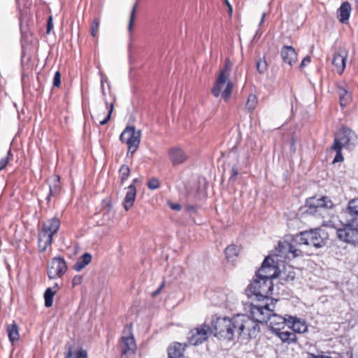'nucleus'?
<instances>
[{"instance_id": "obj_1", "label": "nucleus", "mask_w": 358, "mask_h": 358, "mask_svg": "<svg viewBox=\"0 0 358 358\" xmlns=\"http://www.w3.org/2000/svg\"><path fill=\"white\" fill-rule=\"evenodd\" d=\"M327 238L325 231L319 228L303 231L280 241L275 255L285 258L289 257V255L292 258L303 257L306 252L303 251L302 246L320 248L325 245Z\"/></svg>"}, {"instance_id": "obj_2", "label": "nucleus", "mask_w": 358, "mask_h": 358, "mask_svg": "<svg viewBox=\"0 0 358 358\" xmlns=\"http://www.w3.org/2000/svg\"><path fill=\"white\" fill-rule=\"evenodd\" d=\"M233 67V63L229 59H227L224 62L223 68L221 69L218 77L211 90L212 94L215 97H219L222 95V99L225 102L229 99L232 89L233 83L229 80L230 73Z\"/></svg>"}, {"instance_id": "obj_3", "label": "nucleus", "mask_w": 358, "mask_h": 358, "mask_svg": "<svg viewBox=\"0 0 358 358\" xmlns=\"http://www.w3.org/2000/svg\"><path fill=\"white\" fill-rule=\"evenodd\" d=\"M273 289L272 282H268V280H262L261 277L258 278L255 274L253 280L247 287L245 294L248 298L261 302L272 299L269 297V294H272Z\"/></svg>"}, {"instance_id": "obj_4", "label": "nucleus", "mask_w": 358, "mask_h": 358, "mask_svg": "<svg viewBox=\"0 0 358 358\" xmlns=\"http://www.w3.org/2000/svg\"><path fill=\"white\" fill-rule=\"evenodd\" d=\"M212 334L215 337L231 341L237 336V328L235 323V316L232 318L227 317H213L211 321Z\"/></svg>"}, {"instance_id": "obj_5", "label": "nucleus", "mask_w": 358, "mask_h": 358, "mask_svg": "<svg viewBox=\"0 0 358 358\" xmlns=\"http://www.w3.org/2000/svg\"><path fill=\"white\" fill-rule=\"evenodd\" d=\"M60 227V221L57 217L48 220L43 224L38 234V245L40 252H44L52 243V237Z\"/></svg>"}, {"instance_id": "obj_6", "label": "nucleus", "mask_w": 358, "mask_h": 358, "mask_svg": "<svg viewBox=\"0 0 358 358\" xmlns=\"http://www.w3.org/2000/svg\"><path fill=\"white\" fill-rule=\"evenodd\" d=\"M273 299L259 302L255 299L248 303L250 316L259 323L267 322L269 315L274 311Z\"/></svg>"}, {"instance_id": "obj_7", "label": "nucleus", "mask_w": 358, "mask_h": 358, "mask_svg": "<svg viewBox=\"0 0 358 358\" xmlns=\"http://www.w3.org/2000/svg\"><path fill=\"white\" fill-rule=\"evenodd\" d=\"M235 323L237 328V337L242 334L250 337L255 336L259 331V323L252 317L245 315H237L235 316Z\"/></svg>"}, {"instance_id": "obj_8", "label": "nucleus", "mask_w": 358, "mask_h": 358, "mask_svg": "<svg viewBox=\"0 0 358 358\" xmlns=\"http://www.w3.org/2000/svg\"><path fill=\"white\" fill-rule=\"evenodd\" d=\"M338 238L353 245H358V219L351 218L342 228L336 231Z\"/></svg>"}, {"instance_id": "obj_9", "label": "nucleus", "mask_w": 358, "mask_h": 358, "mask_svg": "<svg viewBox=\"0 0 358 358\" xmlns=\"http://www.w3.org/2000/svg\"><path fill=\"white\" fill-rule=\"evenodd\" d=\"M141 132L134 126H127L120 136V140L128 146V154L133 155L138 150L141 142Z\"/></svg>"}, {"instance_id": "obj_10", "label": "nucleus", "mask_w": 358, "mask_h": 358, "mask_svg": "<svg viewBox=\"0 0 358 358\" xmlns=\"http://www.w3.org/2000/svg\"><path fill=\"white\" fill-rule=\"evenodd\" d=\"M306 212L311 215H322L329 208L333 206V203L327 197L322 196L317 199L315 197H310L306 201Z\"/></svg>"}, {"instance_id": "obj_11", "label": "nucleus", "mask_w": 358, "mask_h": 358, "mask_svg": "<svg viewBox=\"0 0 358 358\" xmlns=\"http://www.w3.org/2000/svg\"><path fill=\"white\" fill-rule=\"evenodd\" d=\"M212 334V329L206 322L199 325L189 332L187 340L190 345H198L207 341Z\"/></svg>"}, {"instance_id": "obj_12", "label": "nucleus", "mask_w": 358, "mask_h": 358, "mask_svg": "<svg viewBox=\"0 0 358 358\" xmlns=\"http://www.w3.org/2000/svg\"><path fill=\"white\" fill-rule=\"evenodd\" d=\"M277 269L278 267L274 265V260L268 256L264 259L260 269L255 274L258 278L261 277L262 280H268V282H272L273 278L278 277Z\"/></svg>"}, {"instance_id": "obj_13", "label": "nucleus", "mask_w": 358, "mask_h": 358, "mask_svg": "<svg viewBox=\"0 0 358 358\" xmlns=\"http://www.w3.org/2000/svg\"><path fill=\"white\" fill-rule=\"evenodd\" d=\"M67 270L66 262L63 257H55L51 261V265L48 269V275L50 279H56L62 277Z\"/></svg>"}, {"instance_id": "obj_14", "label": "nucleus", "mask_w": 358, "mask_h": 358, "mask_svg": "<svg viewBox=\"0 0 358 358\" xmlns=\"http://www.w3.org/2000/svg\"><path fill=\"white\" fill-rule=\"evenodd\" d=\"M289 315H285L282 316L280 315L274 313V311L269 315L268 318L267 324L271 327V330L274 334L278 331L282 330L285 326L288 324V317Z\"/></svg>"}, {"instance_id": "obj_15", "label": "nucleus", "mask_w": 358, "mask_h": 358, "mask_svg": "<svg viewBox=\"0 0 358 358\" xmlns=\"http://www.w3.org/2000/svg\"><path fill=\"white\" fill-rule=\"evenodd\" d=\"M348 52L345 48H339L334 53L332 64L338 74H342L346 65Z\"/></svg>"}, {"instance_id": "obj_16", "label": "nucleus", "mask_w": 358, "mask_h": 358, "mask_svg": "<svg viewBox=\"0 0 358 358\" xmlns=\"http://www.w3.org/2000/svg\"><path fill=\"white\" fill-rule=\"evenodd\" d=\"M168 155L173 166L181 164L188 159V155L180 146L171 148L168 151Z\"/></svg>"}, {"instance_id": "obj_17", "label": "nucleus", "mask_w": 358, "mask_h": 358, "mask_svg": "<svg viewBox=\"0 0 358 358\" xmlns=\"http://www.w3.org/2000/svg\"><path fill=\"white\" fill-rule=\"evenodd\" d=\"M121 345V358H129L134 354L136 345L133 336L122 337Z\"/></svg>"}, {"instance_id": "obj_18", "label": "nucleus", "mask_w": 358, "mask_h": 358, "mask_svg": "<svg viewBox=\"0 0 358 358\" xmlns=\"http://www.w3.org/2000/svg\"><path fill=\"white\" fill-rule=\"evenodd\" d=\"M288 318L287 327L292 329L294 333L303 334L308 331V326L304 320L292 315L289 316Z\"/></svg>"}, {"instance_id": "obj_19", "label": "nucleus", "mask_w": 358, "mask_h": 358, "mask_svg": "<svg viewBox=\"0 0 358 358\" xmlns=\"http://www.w3.org/2000/svg\"><path fill=\"white\" fill-rule=\"evenodd\" d=\"M283 62L293 66L297 61V54L295 49L290 45H284L280 52Z\"/></svg>"}, {"instance_id": "obj_20", "label": "nucleus", "mask_w": 358, "mask_h": 358, "mask_svg": "<svg viewBox=\"0 0 358 358\" xmlns=\"http://www.w3.org/2000/svg\"><path fill=\"white\" fill-rule=\"evenodd\" d=\"M136 196V188L135 185L131 184L127 188L126 195L122 201V205L125 210L128 211L134 206Z\"/></svg>"}, {"instance_id": "obj_21", "label": "nucleus", "mask_w": 358, "mask_h": 358, "mask_svg": "<svg viewBox=\"0 0 358 358\" xmlns=\"http://www.w3.org/2000/svg\"><path fill=\"white\" fill-rule=\"evenodd\" d=\"M338 137L345 145H354L357 140L355 132L346 127L340 130Z\"/></svg>"}, {"instance_id": "obj_22", "label": "nucleus", "mask_w": 358, "mask_h": 358, "mask_svg": "<svg viewBox=\"0 0 358 358\" xmlns=\"http://www.w3.org/2000/svg\"><path fill=\"white\" fill-rule=\"evenodd\" d=\"M351 13V5L349 2L345 1L342 3L338 10V18L339 21L345 24L348 22Z\"/></svg>"}, {"instance_id": "obj_23", "label": "nucleus", "mask_w": 358, "mask_h": 358, "mask_svg": "<svg viewBox=\"0 0 358 358\" xmlns=\"http://www.w3.org/2000/svg\"><path fill=\"white\" fill-rule=\"evenodd\" d=\"M274 334L277 336L282 343L289 345L296 343L297 341V336L294 332L280 330L274 333Z\"/></svg>"}, {"instance_id": "obj_24", "label": "nucleus", "mask_w": 358, "mask_h": 358, "mask_svg": "<svg viewBox=\"0 0 358 358\" xmlns=\"http://www.w3.org/2000/svg\"><path fill=\"white\" fill-rule=\"evenodd\" d=\"M185 346L180 343H175L168 348L169 358H180L183 356Z\"/></svg>"}, {"instance_id": "obj_25", "label": "nucleus", "mask_w": 358, "mask_h": 358, "mask_svg": "<svg viewBox=\"0 0 358 358\" xmlns=\"http://www.w3.org/2000/svg\"><path fill=\"white\" fill-rule=\"evenodd\" d=\"M309 358H352V350H348L345 352L337 354L335 352L328 354H309Z\"/></svg>"}, {"instance_id": "obj_26", "label": "nucleus", "mask_w": 358, "mask_h": 358, "mask_svg": "<svg viewBox=\"0 0 358 358\" xmlns=\"http://www.w3.org/2000/svg\"><path fill=\"white\" fill-rule=\"evenodd\" d=\"M295 272L291 266L285 267L282 271H280L277 274L280 280L285 282H291L295 278Z\"/></svg>"}, {"instance_id": "obj_27", "label": "nucleus", "mask_w": 358, "mask_h": 358, "mask_svg": "<svg viewBox=\"0 0 358 358\" xmlns=\"http://www.w3.org/2000/svg\"><path fill=\"white\" fill-rule=\"evenodd\" d=\"M92 255L88 252H85L81 255L74 264V270L76 271H81L92 262Z\"/></svg>"}, {"instance_id": "obj_28", "label": "nucleus", "mask_w": 358, "mask_h": 358, "mask_svg": "<svg viewBox=\"0 0 358 358\" xmlns=\"http://www.w3.org/2000/svg\"><path fill=\"white\" fill-rule=\"evenodd\" d=\"M60 188V178L59 176H55L52 182L49 185V194L46 197L48 202L50 201L51 196H55L59 193Z\"/></svg>"}, {"instance_id": "obj_29", "label": "nucleus", "mask_w": 358, "mask_h": 358, "mask_svg": "<svg viewBox=\"0 0 358 358\" xmlns=\"http://www.w3.org/2000/svg\"><path fill=\"white\" fill-rule=\"evenodd\" d=\"M338 94L341 106L343 108L346 106L351 100V95L346 89L341 86L338 87Z\"/></svg>"}, {"instance_id": "obj_30", "label": "nucleus", "mask_w": 358, "mask_h": 358, "mask_svg": "<svg viewBox=\"0 0 358 358\" xmlns=\"http://www.w3.org/2000/svg\"><path fill=\"white\" fill-rule=\"evenodd\" d=\"M7 332L9 341L13 343L14 342L18 341L20 338L18 327L16 323L13 322V324H8L7 326Z\"/></svg>"}, {"instance_id": "obj_31", "label": "nucleus", "mask_w": 358, "mask_h": 358, "mask_svg": "<svg viewBox=\"0 0 358 358\" xmlns=\"http://www.w3.org/2000/svg\"><path fill=\"white\" fill-rule=\"evenodd\" d=\"M348 210L352 218L358 219V199L349 201Z\"/></svg>"}, {"instance_id": "obj_32", "label": "nucleus", "mask_w": 358, "mask_h": 358, "mask_svg": "<svg viewBox=\"0 0 358 358\" xmlns=\"http://www.w3.org/2000/svg\"><path fill=\"white\" fill-rule=\"evenodd\" d=\"M257 104V97L253 94H250L248 96L247 102L245 104V110L248 112H252Z\"/></svg>"}, {"instance_id": "obj_33", "label": "nucleus", "mask_w": 358, "mask_h": 358, "mask_svg": "<svg viewBox=\"0 0 358 358\" xmlns=\"http://www.w3.org/2000/svg\"><path fill=\"white\" fill-rule=\"evenodd\" d=\"M240 249L238 246L236 245H230L225 249V255L226 258L229 261L232 259L234 257H236L239 253Z\"/></svg>"}, {"instance_id": "obj_34", "label": "nucleus", "mask_w": 358, "mask_h": 358, "mask_svg": "<svg viewBox=\"0 0 358 358\" xmlns=\"http://www.w3.org/2000/svg\"><path fill=\"white\" fill-rule=\"evenodd\" d=\"M120 184L123 183L129 178L130 176V169L127 165L123 164L119 169Z\"/></svg>"}, {"instance_id": "obj_35", "label": "nucleus", "mask_w": 358, "mask_h": 358, "mask_svg": "<svg viewBox=\"0 0 358 358\" xmlns=\"http://www.w3.org/2000/svg\"><path fill=\"white\" fill-rule=\"evenodd\" d=\"M55 292L52 291V288H48L44 293L45 306L47 308L51 307L53 303V296Z\"/></svg>"}, {"instance_id": "obj_36", "label": "nucleus", "mask_w": 358, "mask_h": 358, "mask_svg": "<svg viewBox=\"0 0 358 358\" xmlns=\"http://www.w3.org/2000/svg\"><path fill=\"white\" fill-rule=\"evenodd\" d=\"M256 68L259 74H263L266 71L268 64L264 57L257 60Z\"/></svg>"}, {"instance_id": "obj_37", "label": "nucleus", "mask_w": 358, "mask_h": 358, "mask_svg": "<svg viewBox=\"0 0 358 358\" xmlns=\"http://www.w3.org/2000/svg\"><path fill=\"white\" fill-rule=\"evenodd\" d=\"M105 103H106V108L108 110V115L103 120L99 122L100 125H105L109 122V120H110V117H111L112 113L114 109V103H111L109 105L108 103L107 102V101L105 100Z\"/></svg>"}, {"instance_id": "obj_38", "label": "nucleus", "mask_w": 358, "mask_h": 358, "mask_svg": "<svg viewBox=\"0 0 358 358\" xmlns=\"http://www.w3.org/2000/svg\"><path fill=\"white\" fill-rule=\"evenodd\" d=\"M99 17H95L92 22L90 27V34L93 37H96L97 36L99 28Z\"/></svg>"}, {"instance_id": "obj_39", "label": "nucleus", "mask_w": 358, "mask_h": 358, "mask_svg": "<svg viewBox=\"0 0 358 358\" xmlns=\"http://www.w3.org/2000/svg\"><path fill=\"white\" fill-rule=\"evenodd\" d=\"M13 155L12 154L11 150L7 152V155L5 157H3L0 159V171L3 170L8 165L9 162L13 159Z\"/></svg>"}, {"instance_id": "obj_40", "label": "nucleus", "mask_w": 358, "mask_h": 358, "mask_svg": "<svg viewBox=\"0 0 358 358\" xmlns=\"http://www.w3.org/2000/svg\"><path fill=\"white\" fill-rule=\"evenodd\" d=\"M344 145H345L338 138V137H336L334 138L331 149L335 152H341Z\"/></svg>"}, {"instance_id": "obj_41", "label": "nucleus", "mask_w": 358, "mask_h": 358, "mask_svg": "<svg viewBox=\"0 0 358 358\" xmlns=\"http://www.w3.org/2000/svg\"><path fill=\"white\" fill-rule=\"evenodd\" d=\"M136 7H137V2L133 6V8H132V10H131V12L130 14L129 22V25H128V31L130 33L132 31V29H133Z\"/></svg>"}, {"instance_id": "obj_42", "label": "nucleus", "mask_w": 358, "mask_h": 358, "mask_svg": "<svg viewBox=\"0 0 358 358\" xmlns=\"http://www.w3.org/2000/svg\"><path fill=\"white\" fill-rule=\"evenodd\" d=\"M159 181L157 178H152L149 179L147 186L150 189H157L159 187Z\"/></svg>"}, {"instance_id": "obj_43", "label": "nucleus", "mask_w": 358, "mask_h": 358, "mask_svg": "<svg viewBox=\"0 0 358 358\" xmlns=\"http://www.w3.org/2000/svg\"><path fill=\"white\" fill-rule=\"evenodd\" d=\"M238 175V167L236 165H234L232 166L231 170V176L229 178V181L230 182L236 181Z\"/></svg>"}, {"instance_id": "obj_44", "label": "nucleus", "mask_w": 358, "mask_h": 358, "mask_svg": "<svg viewBox=\"0 0 358 358\" xmlns=\"http://www.w3.org/2000/svg\"><path fill=\"white\" fill-rule=\"evenodd\" d=\"M61 85V73L59 71H56L53 78V86L59 87Z\"/></svg>"}, {"instance_id": "obj_45", "label": "nucleus", "mask_w": 358, "mask_h": 358, "mask_svg": "<svg viewBox=\"0 0 358 358\" xmlns=\"http://www.w3.org/2000/svg\"><path fill=\"white\" fill-rule=\"evenodd\" d=\"M83 282V276L80 275H77L73 277L72 280V286L76 287L77 285H79Z\"/></svg>"}, {"instance_id": "obj_46", "label": "nucleus", "mask_w": 358, "mask_h": 358, "mask_svg": "<svg viewBox=\"0 0 358 358\" xmlns=\"http://www.w3.org/2000/svg\"><path fill=\"white\" fill-rule=\"evenodd\" d=\"M343 161V157L341 152H336V156L333 160V163L341 162Z\"/></svg>"}, {"instance_id": "obj_47", "label": "nucleus", "mask_w": 358, "mask_h": 358, "mask_svg": "<svg viewBox=\"0 0 358 358\" xmlns=\"http://www.w3.org/2000/svg\"><path fill=\"white\" fill-rule=\"evenodd\" d=\"M52 29H53L52 17V16H50L48 18V23H47V29H46L47 34H50Z\"/></svg>"}, {"instance_id": "obj_48", "label": "nucleus", "mask_w": 358, "mask_h": 358, "mask_svg": "<svg viewBox=\"0 0 358 358\" xmlns=\"http://www.w3.org/2000/svg\"><path fill=\"white\" fill-rule=\"evenodd\" d=\"M310 62V57L307 56V57H304L303 59L302 60V62H301L300 67L303 68L305 66H306L308 64H309Z\"/></svg>"}, {"instance_id": "obj_49", "label": "nucleus", "mask_w": 358, "mask_h": 358, "mask_svg": "<svg viewBox=\"0 0 358 358\" xmlns=\"http://www.w3.org/2000/svg\"><path fill=\"white\" fill-rule=\"evenodd\" d=\"M164 282H162L161 284V285L158 287V289L152 292V296H157L160 293L162 288L164 287Z\"/></svg>"}, {"instance_id": "obj_50", "label": "nucleus", "mask_w": 358, "mask_h": 358, "mask_svg": "<svg viewBox=\"0 0 358 358\" xmlns=\"http://www.w3.org/2000/svg\"><path fill=\"white\" fill-rule=\"evenodd\" d=\"M171 208L173 209V210H180L181 209V206L180 204H178V203H173L171 205Z\"/></svg>"}, {"instance_id": "obj_51", "label": "nucleus", "mask_w": 358, "mask_h": 358, "mask_svg": "<svg viewBox=\"0 0 358 358\" xmlns=\"http://www.w3.org/2000/svg\"><path fill=\"white\" fill-rule=\"evenodd\" d=\"M265 17H266V13H263L262 15V18H261V20L259 22V26H261L262 24L264 22Z\"/></svg>"}, {"instance_id": "obj_52", "label": "nucleus", "mask_w": 358, "mask_h": 358, "mask_svg": "<svg viewBox=\"0 0 358 358\" xmlns=\"http://www.w3.org/2000/svg\"><path fill=\"white\" fill-rule=\"evenodd\" d=\"M101 90H102V94H103V95L104 96H106V92H105L104 87H103V80H101Z\"/></svg>"}, {"instance_id": "obj_53", "label": "nucleus", "mask_w": 358, "mask_h": 358, "mask_svg": "<svg viewBox=\"0 0 358 358\" xmlns=\"http://www.w3.org/2000/svg\"><path fill=\"white\" fill-rule=\"evenodd\" d=\"M138 181H139V180L138 178H135V179L133 180L131 184H133L134 185V184L138 182Z\"/></svg>"}, {"instance_id": "obj_54", "label": "nucleus", "mask_w": 358, "mask_h": 358, "mask_svg": "<svg viewBox=\"0 0 358 358\" xmlns=\"http://www.w3.org/2000/svg\"><path fill=\"white\" fill-rule=\"evenodd\" d=\"M188 209H189V210H194V206H188Z\"/></svg>"}, {"instance_id": "obj_55", "label": "nucleus", "mask_w": 358, "mask_h": 358, "mask_svg": "<svg viewBox=\"0 0 358 358\" xmlns=\"http://www.w3.org/2000/svg\"><path fill=\"white\" fill-rule=\"evenodd\" d=\"M228 8H229V12H230V13H231V12H232V7H231V5H229V7H228Z\"/></svg>"}, {"instance_id": "obj_56", "label": "nucleus", "mask_w": 358, "mask_h": 358, "mask_svg": "<svg viewBox=\"0 0 358 358\" xmlns=\"http://www.w3.org/2000/svg\"><path fill=\"white\" fill-rule=\"evenodd\" d=\"M225 2H226V4L227 5L228 7H229V5H231L229 3V2L228 1V0H225Z\"/></svg>"}, {"instance_id": "obj_57", "label": "nucleus", "mask_w": 358, "mask_h": 358, "mask_svg": "<svg viewBox=\"0 0 358 358\" xmlns=\"http://www.w3.org/2000/svg\"><path fill=\"white\" fill-rule=\"evenodd\" d=\"M352 1H354L355 3H358V0H352Z\"/></svg>"}]
</instances>
